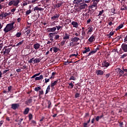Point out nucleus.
I'll list each match as a JSON object with an SVG mask.
<instances>
[{"label": "nucleus", "mask_w": 127, "mask_h": 127, "mask_svg": "<svg viewBox=\"0 0 127 127\" xmlns=\"http://www.w3.org/2000/svg\"><path fill=\"white\" fill-rule=\"evenodd\" d=\"M12 29H14V22L7 24L4 28L3 31L5 33H7V32L12 30Z\"/></svg>", "instance_id": "1"}, {"label": "nucleus", "mask_w": 127, "mask_h": 127, "mask_svg": "<svg viewBox=\"0 0 127 127\" xmlns=\"http://www.w3.org/2000/svg\"><path fill=\"white\" fill-rule=\"evenodd\" d=\"M11 50V48H9L8 46H4L3 47L0 53L1 54H3V55L7 56L9 54V52Z\"/></svg>", "instance_id": "2"}, {"label": "nucleus", "mask_w": 127, "mask_h": 127, "mask_svg": "<svg viewBox=\"0 0 127 127\" xmlns=\"http://www.w3.org/2000/svg\"><path fill=\"white\" fill-rule=\"evenodd\" d=\"M110 62L104 61L102 63L101 67L102 68H108V66H110Z\"/></svg>", "instance_id": "3"}, {"label": "nucleus", "mask_w": 127, "mask_h": 127, "mask_svg": "<svg viewBox=\"0 0 127 127\" xmlns=\"http://www.w3.org/2000/svg\"><path fill=\"white\" fill-rule=\"evenodd\" d=\"M47 31L48 32H55V31H56V27H53L52 28H48L47 29Z\"/></svg>", "instance_id": "4"}, {"label": "nucleus", "mask_w": 127, "mask_h": 127, "mask_svg": "<svg viewBox=\"0 0 127 127\" xmlns=\"http://www.w3.org/2000/svg\"><path fill=\"white\" fill-rule=\"evenodd\" d=\"M60 16V14H55L54 16L51 17L52 20H57L59 18Z\"/></svg>", "instance_id": "5"}, {"label": "nucleus", "mask_w": 127, "mask_h": 127, "mask_svg": "<svg viewBox=\"0 0 127 127\" xmlns=\"http://www.w3.org/2000/svg\"><path fill=\"white\" fill-rule=\"evenodd\" d=\"M18 108H19V104L16 103L11 104V109L13 110H16V109H18Z\"/></svg>", "instance_id": "6"}, {"label": "nucleus", "mask_w": 127, "mask_h": 127, "mask_svg": "<svg viewBox=\"0 0 127 127\" xmlns=\"http://www.w3.org/2000/svg\"><path fill=\"white\" fill-rule=\"evenodd\" d=\"M41 45L38 43H36L33 45V48H34L35 50H38L39 48H40Z\"/></svg>", "instance_id": "7"}, {"label": "nucleus", "mask_w": 127, "mask_h": 127, "mask_svg": "<svg viewBox=\"0 0 127 127\" xmlns=\"http://www.w3.org/2000/svg\"><path fill=\"white\" fill-rule=\"evenodd\" d=\"M13 5L14 6H16V7H18L19 5H18L19 4V2H20V0H13Z\"/></svg>", "instance_id": "8"}, {"label": "nucleus", "mask_w": 127, "mask_h": 127, "mask_svg": "<svg viewBox=\"0 0 127 127\" xmlns=\"http://www.w3.org/2000/svg\"><path fill=\"white\" fill-rule=\"evenodd\" d=\"M64 40H68V39H70V34L65 33L63 37Z\"/></svg>", "instance_id": "9"}, {"label": "nucleus", "mask_w": 127, "mask_h": 127, "mask_svg": "<svg viewBox=\"0 0 127 127\" xmlns=\"http://www.w3.org/2000/svg\"><path fill=\"white\" fill-rule=\"evenodd\" d=\"M80 40V38L77 37H74L72 38L71 39V41H73L74 43H78V41Z\"/></svg>", "instance_id": "10"}, {"label": "nucleus", "mask_w": 127, "mask_h": 127, "mask_svg": "<svg viewBox=\"0 0 127 127\" xmlns=\"http://www.w3.org/2000/svg\"><path fill=\"white\" fill-rule=\"evenodd\" d=\"M89 8H91V9H92V10L93 11H95V10L98 8V5L92 4L91 5L89 6Z\"/></svg>", "instance_id": "11"}, {"label": "nucleus", "mask_w": 127, "mask_h": 127, "mask_svg": "<svg viewBox=\"0 0 127 127\" xmlns=\"http://www.w3.org/2000/svg\"><path fill=\"white\" fill-rule=\"evenodd\" d=\"M118 72V74L120 76V77L123 76V75H124V73H125V72L124 71H123L121 68H117V69Z\"/></svg>", "instance_id": "12"}, {"label": "nucleus", "mask_w": 127, "mask_h": 127, "mask_svg": "<svg viewBox=\"0 0 127 127\" xmlns=\"http://www.w3.org/2000/svg\"><path fill=\"white\" fill-rule=\"evenodd\" d=\"M122 49L124 52H127V44H122Z\"/></svg>", "instance_id": "13"}, {"label": "nucleus", "mask_w": 127, "mask_h": 127, "mask_svg": "<svg viewBox=\"0 0 127 127\" xmlns=\"http://www.w3.org/2000/svg\"><path fill=\"white\" fill-rule=\"evenodd\" d=\"M96 74L97 76L102 75L104 74V71L102 70H97L96 71Z\"/></svg>", "instance_id": "14"}, {"label": "nucleus", "mask_w": 127, "mask_h": 127, "mask_svg": "<svg viewBox=\"0 0 127 127\" xmlns=\"http://www.w3.org/2000/svg\"><path fill=\"white\" fill-rule=\"evenodd\" d=\"M85 50L82 51L83 54H85L88 52H90L91 51V49H90L89 47H85L84 48Z\"/></svg>", "instance_id": "15"}, {"label": "nucleus", "mask_w": 127, "mask_h": 127, "mask_svg": "<svg viewBox=\"0 0 127 127\" xmlns=\"http://www.w3.org/2000/svg\"><path fill=\"white\" fill-rule=\"evenodd\" d=\"M88 31L87 32V34H91L93 31H94V28L93 27H89L88 28Z\"/></svg>", "instance_id": "16"}, {"label": "nucleus", "mask_w": 127, "mask_h": 127, "mask_svg": "<svg viewBox=\"0 0 127 127\" xmlns=\"http://www.w3.org/2000/svg\"><path fill=\"white\" fill-rule=\"evenodd\" d=\"M80 44V43H74L73 41H71L69 43V46L70 47H73V46H75V45H79Z\"/></svg>", "instance_id": "17"}, {"label": "nucleus", "mask_w": 127, "mask_h": 127, "mask_svg": "<svg viewBox=\"0 0 127 127\" xmlns=\"http://www.w3.org/2000/svg\"><path fill=\"white\" fill-rule=\"evenodd\" d=\"M71 24L73 25V27H75V28H78V26H79V24L77 22L72 21Z\"/></svg>", "instance_id": "18"}, {"label": "nucleus", "mask_w": 127, "mask_h": 127, "mask_svg": "<svg viewBox=\"0 0 127 127\" xmlns=\"http://www.w3.org/2000/svg\"><path fill=\"white\" fill-rule=\"evenodd\" d=\"M88 41L89 42H93V41H95V36L94 35H92L89 39Z\"/></svg>", "instance_id": "19"}, {"label": "nucleus", "mask_w": 127, "mask_h": 127, "mask_svg": "<svg viewBox=\"0 0 127 127\" xmlns=\"http://www.w3.org/2000/svg\"><path fill=\"white\" fill-rule=\"evenodd\" d=\"M43 79V75H40L39 76L36 77L35 78V81H39Z\"/></svg>", "instance_id": "20"}, {"label": "nucleus", "mask_w": 127, "mask_h": 127, "mask_svg": "<svg viewBox=\"0 0 127 127\" xmlns=\"http://www.w3.org/2000/svg\"><path fill=\"white\" fill-rule=\"evenodd\" d=\"M87 6H88V5H87V4L86 3H84L80 5L79 6V8L80 9H83L84 8H86V7H87Z\"/></svg>", "instance_id": "21"}, {"label": "nucleus", "mask_w": 127, "mask_h": 127, "mask_svg": "<svg viewBox=\"0 0 127 127\" xmlns=\"http://www.w3.org/2000/svg\"><path fill=\"white\" fill-rule=\"evenodd\" d=\"M55 33H50L48 35L49 38H54Z\"/></svg>", "instance_id": "22"}, {"label": "nucleus", "mask_w": 127, "mask_h": 127, "mask_svg": "<svg viewBox=\"0 0 127 127\" xmlns=\"http://www.w3.org/2000/svg\"><path fill=\"white\" fill-rule=\"evenodd\" d=\"M43 9H43L42 7H39L38 6H36V7H35L34 8V11H35V10L41 11V10H43Z\"/></svg>", "instance_id": "23"}, {"label": "nucleus", "mask_w": 127, "mask_h": 127, "mask_svg": "<svg viewBox=\"0 0 127 127\" xmlns=\"http://www.w3.org/2000/svg\"><path fill=\"white\" fill-rule=\"evenodd\" d=\"M100 1V0H92V2H93V5H98V3H99V2Z\"/></svg>", "instance_id": "24"}, {"label": "nucleus", "mask_w": 127, "mask_h": 127, "mask_svg": "<svg viewBox=\"0 0 127 127\" xmlns=\"http://www.w3.org/2000/svg\"><path fill=\"white\" fill-rule=\"evenodd\" d=\"M57 83H58V80L55 81L54 82L51 83V87L53 88L54 86H56V85H57Z\"/></svg>", "instance_id": "25"}, {"label": "nucleus", "mask_w": 127, "mask_h": 127, "mask_svg": "<svg viewBox=\"0 0 127 127\" xmlns=\"http://www.w3.org/2000/svg\"><path fill=\"white\" fill-rule=\"evenodd\" d=\"M5 17L4 12H2L1 14H0V19H3V18H5Z\"/></svg>", "instance_id": "26"}, {"label": "nucleus", "mask_w": 127, "mask_h": 127, "mask_svg": "<svg viewBox=\"0 0 127 127\" xmlns=\"http://www.w3.org/2000/svg\"><path fill=\"white\" fill-rule=\"evenodd\" d=\"M123 27H124V24L122 23L118 27H117V28H116V30H120V29L123 28Z\"/></svg>", "instance_id": "27"}, {"label": "nucleus", "mask_w": 127, "mask_h": 127, "mask_svg": "<svg viewBox=\"0 0 127 127\" xmlns=\"http://www.w3.org/2000/svg\"><path fill=\"white\" fill-rule=\"evenodd\" d=\"M53 51L55 53H57V52H59L60 50L59 48H58L57 47H54V48H53Z\"/></svg>", "instance_id": "28"}, {"label": "nucleus", "mask_w": 127, "mask_h": 127, "mask_svg": "<svg viewBox=\"0 0 127 127\" xmlns=\"http://www.w3.org/2000/svg\"><path fill=\"white\" fill-rule=\"evenodd\" d=\"M103 117H104V115H103V114L100 116H97L95 120L97 122H99V120L102 119V118H103Z\"/></svg>", "instance_id": "29"}, {"label": "nucleus", "mask_w": 127, "mask_h": 127, "mask_svg": "<svg viewBox=\"0 0 127 127\" xmlns=\"http://www.w3.org/2000/svg\"><path fill=\"white\" fill-rule=\"evenodd\" d=\"M29 112V108H26L24 111V115H27Z\"/></svg>", "instance_id": "30"}, {"label": "nucleus", "mask_w": 127, "mask_h": 127, "mask_svg": "<svg viewBox=\"0 0 127 127\" xmlns=\"http://www.w3.org/2000/svg\"><path fill=\"white\" fill-rule=\"evenodd\" d=\"M41 60V59H35L33 61V62H34V63H39V62H40Z\"/></svg>", "instance_id": "31"}, {"label": "nucleus", "mask_w": 127, "mask_h": 127, "mask_svg": "<svg viewBox=\"0 0 127 127\" xmlns=\"http://www.w3.org/2000/svg\"><path fill=\"white\" fill-rule=\"evenodd\" d=\"M96 53V51H92L90 53H89L88 56H91V55H93V54H95Z\"/></svg>", "instance_id": "32"}, {"label": "nucleus", "mask_w": 127, "mask_h": 127, "mask_svg": "<svg viewBox=\"0 0 127 127\" xmlns=\"http://www.w3.org/2000/svg\"><path fill=\"white\" fill-rule=\"evenodd\" d=\"M59 38H60V36L59 35H55L54 39H55V40H58Z\"/></svg>", "instance_id": "33"}, {"label": "nucleus", "mask_w": 127, "mask_h": 127, "mask_svg": "<svg viewBox=\"0 0 127 127\" xmlns=\"http://www.w3.org/2000/svg\"><path fill=\"white\" fill-rule=\"evenodd\" d=\"M65 24H69L71 22V19H66L65 20Z\"/></svg>", "instance_id": "34"}, {"label": "nucleus", "mask_w": 127, "mask_h": 127, "mask_svg": "<svg viewBox=\"0 0 127 127\" xmlns=\"http://www.w3.org/2000/svg\"><path fill=\"white\" fill-rule=\"evenodd\" d=\"M5 14V16L6 17L7 16H8L9 15H10L11 14V13L10 12H4Z\"/></svg>", "instance_id": "35"}, {"label": "nucleus", "mask_w": 127, "mask_h": 127, "mask_svg": "<svg viewBox=\"0 0 127 127\" xmlns=\"http://www.w3.org/2000/svg\"><path fill=\"white\" fill-rule=\"evenodd\" d=\"M50 91V85H48L47 90L46 91V94H48V92Z\"/></svg>", "instance_id": "36"}, {"label": "nucleus", "mask_w": 127, "mask_h": 127, "mask_svg": "<svg viewBox=\"0 0 127 127\" xmlns=\"http://www.w3.org/2000/svg\"><path fill=\"white\" fill-rule=\"evenodd\" d=\"M114 34H115V32H114V31L110 32V33H109V37H111V36H113V35H114Z\"/></svg>", "instance_id": "37"}, {"label": "nucleus", "mask_w": 127, "mask_h": 127, "mask_svg": "<svg viewBox=\"0 0 127 127\" xmlns=\"http://www.w3.org/2000/svg\"><path fill=\"white\" fill-rule=\"evenodd\" d=\"M13 2H14L13 0L9 1L8 4L9 6H11V5H12V4L13 5Z\"/></svg>", "instance_id": "38"}, {"label": "nucleus", "mask_w": 127, "mask_h": 127, "mask_svg": "<svg viewBox=\"0 0 127 127\" xmlns=\"http://www.w3.org/2000/svg\"><path fill=\"white\" fill-rule=\"evenodd\" d=\"M74 56L75 57H77L78 56V52H76V54H71L69 56V57H72Z\"/></svg>", "instance_id": "39"}, {"label": "nucleus", "mask_w": 127, "mask_h": 127, "mask_svg": "<svg viewBox=\"0 0 127 127\" xmlns=\"http://www.w3.org/2000/svg\"><path fill=\"white\" fill-rule=\"evenodd\" d=\"M21 32H17L16 35L15 36L16 37H19L20 36H21Z\"/></svg>", "instance_id": "40"}, {"label": "nucleus", "mask_w": 127, "mask_h": 127, "mask_svg": "<svg viewBox=\"0 0 127 127\" xmlns=\"http://www.w3.org/2000/svg\"><path fill=\"white\" fill-rule=\"evenodd\" d=\"M55 27L56 29H57V30L58 31V30H60L61 28H62V27H63L59 25V26H56Z\"/></svg>", "instance_id": "41"}, {"label": "nucleus", "mask_w": 127, "mask_h": 127, "mask_svg": "<svg viewBox=\"0 0 127 127\" xmlns=\"http://www.w3.org/2000/svg\"><path fill=\"white\" fill-rule=\"evenodd\" d=\"M30 13H31V10L29 9L26 11V15H28Z\"/></svg>", "instance_id": "42"}, {"label": "nucleus", "mask_w": 127, "mask_h": 127, "mask_svg": "<svg viewBox=\"0 0 127 127\" xmlns=\"http://www.w3.org/2000/svg\"><path fill=\"white\" fill-rule=\"evenodd\" d=\"M41 89V87H40V86H38L37 87L35 88L34 90L37 92L39 91V90H40Z\"/></svg>", "instance_id": "43"}, {"label": "nucleus", "mask_w": 127, "mask_h": 127, "mask_svg": "<svg viewBox=\"0 0 127 127\" xmlns=\"http://www.w3.org/2000/svg\"><path fill=\"white\" fill-rule=\"evenodd\" d=\"M68 85H69V86H70V87H69L70 89H73V87H74V85H73V83H72V82L69 83L68 84Z\"/></svg>", "instance_id": "44"}, {"label": "nucleus", "mask_w": 127, "mask_h": 127, "mask_svg": "<svg viewBox=\"0 0 127 127\" xmlns=\"http://www.w3.org/2000/svg\"><path fill=\"white\" fill-rule=\"evenodd\" d=\"M23 40H22L21 41L19 42L17 45L16 46H19V45H21L23 43Z\"/></svg>", "instance_id": "45"}, {"label": "nucleus", "mask_w": 127, "mask_h": 127, "mask_svg": "<svg viewBox=\"0 0 127 127\" xmlns=\"http://www.w3.org/2000/svg\"><path fill=\"white\" fill-rule=\"evenodd\" d=\"M3 48V43L0 44V51Z\"/></svg>", "instance_id": "46"}, {"label": "nucleus", "mask_w": 127, "mask_h": 127, "mask_svg": "<svg viewBox=\"0 0 127 127\" xmlns=\"http://www.w3.org/2000/svg\"><path fill=\"white\" fill-rule=\"evenodd\" d=\"M81 35L83 36H85L86 35V31H81Z\"/></svg>", "instance_id": "47"}, {"label": "nucleus", "mask_w": 127, "mask_h": 127, "mask_svg": "<svg viewBox=\"0 0 127 127\" xmlns=\"http://www.w3.org/2000/svg\"><path fill=\"white\" fill-rule=\"evenodd\" d=\"M69 64V61H67L65 62H64V65H68Z\"/></svg>", "instance_id": "48"}, {"label": "nucleus", "mask_w": 127, "mask_h": 127, "mask_svg": "<svg viewBox=\"0 0 127 127\" xmlns=\"http://www.w3.org/2000/svg\"><path fill=\"white\" fill-rule=\"evenodd\" d=\"M27 103L28 104H30L31 103H32V99H28L27 101Z\"/></svg>", "instance_id": "49"}, {"label": "nucleus", "mask_w": 127, "mask_h": 127, "mask_svg": "<svg viewBox=\"0 0 127 127\" xmlns=\"http://www.w3.org/2000/svg\"><path fill=\"white\" fill-rule=\"evenodd\" d=\"M103 13H104V10H102V11H100L99 13L98 14V16H100V15L103 14Z\"/></svg>", "instance_id": "50"}, {"label": "nucleus", "mask_w": 127, "mask_h": 127, "mask_svg": "<svg viewBox=\"0 0 127 127\" xmlns=\"http://www.w3.org/2000/svg\"><path fill=\"white\" fill-rule=\"evenodd\" d=\"M69 80H73V81H75L76 80V78L74 77V76H72L70 77Z\"/></svg>", "instance_id": "51"}, {"label": "nucleus", "mask_w": 127, "mask_h": 127, "mask_svg": "<svg viewBox=\"0 0 127 127\" xmlns=\"http://www.w3.org/2000/svg\"><path fill=\"white\" fill-rule=\"evenodd\" d=\"M80 97V94L79 93H76L75 94V98H79Z\"/></svg>", "instance_id": "52"}, {"label": "nucleus", "mask_w": 127, "mask_h": 127, "mask_svg": "<svg viewBox=\"0 0 127 127\" xmlns=\"http://www.w3.org/2000/svg\"><path fill=\"white\" fill-rule=\"evenodd\" d=\"M50 81V79L49 78H45V83H48Z\"/></svg>", "instance_id": "53"}, {"label": "nucleus", "mask_w": 127, "mask_h": 127, "mask_svg": "<svg viewBox=\"0 0 127 127\" xmlns=\"http://www.w3.org/2000/svg\"><path fill=\"white\" fill-rule=\"evenodd\" d=\"M11 88H12V86H11L8 87V92H10V91H11Z\"/></svg>", "instance_id": "54"}, {"label": "nucleus", "mask_w": 127, "mask_h": 127, "mask_svg": "<svg viewBox=\"0 0 127 127\" xmlns=\"http://www.w3.org/2000/svg\"><path fill=\"white\" fill-rule=\"evenodd\" d=\"M48 109H50V107H51V102H48Z\"/></svg>", "instance_id": "55"}, {"label": "nucleus", "mask_w": 127, "mask_h": 127, "mask_svg": "<svg viewBox=\"0 0 127 127\" xmlns=\"http://www.w3.org/2000/svg\"><path fill=\"white\" fill-rule=\"evenodd\" d=\"M127 54H125L123 55H122L121 57V58L123 59V58H125V57H127Z\"/></svg>", "instance_id": "56"}, {"label": "nucleus", "mask_w": 127, "mask_h": 127, "mask_svg": "<svg viewBox=\"0 0 127 127\" xmlns=\"http://www.w3.org/2000/svg\"><path fill=\"white\" fill-rule=\"evenodd\" d=\"M30 31H31V30H27L26 31V33L27 35H28V34H29V33H30Z\"/></svg>", "instance_id": "57"}, {"label": "nucleus", "mask_w": 127, "mask_h": 127, "mask_svg": "<svg viewBox=\"0 0 127 127\" xmlns=\"http://www.w3.org/2000/svg\"><path fill=\"white\" fill-rule=\"evenodd\" d=\"M33 59H34V58H32V59H31L28 61V63H32V62H33Z\"/></svg>", "instance_id": "58"}, {"label": "nucleus", "mask_w": 127, "mask_h": 127, "mask_svg": "<svg viewBox=\"0 0 127 127\" xmlns=\"http://www.w3.org/2000/svg\"><path fill=\"white\" fill-rule=\"evenodd\" d=\"M84 2H85V3H89L90 2L91 0H83Z\"/></svg>", "instance_id": "59"}, {"label": "nucleus", "mask_w": 127, "mask_h": 127, "mask_svg": "<svg viewBox=\"0 0 127 127\" xmlns=\"http://www.w3.org/2000/svg\"><path fill=\"white\" fill-rule=\"evenodd\" d=\"M120 127H124V123L121 122L120 123Z\"/></svg>", "instance_id": "60"}, {"label": "nucleus", "mask_w": 127, "mask_h": 127, "mask_svg": "<svg viewBox=\"0 0 127 127\" xmlns=\"http://www.w3.org/2000/svg\"><path fill=\"white\" fill-rule=\"evenodd\" d=\"M62 5V3H58V4L56 5L57 7H60Z\"/></svg>", "instance_id": "61"}, {"label": "nucleus", "mask_w": 127, "mask_h": 127, "mask_svg": "<svg viewBox=\"0 0 127 127\" xmlns=\"http://www.w3.org/2000/svg\"><path fill=\"white\" fill-rule=\"evenodd\" d=\"M29 119L30 120H31V119H32V114L29 115Z\"/></svg>", "instance_id": "62"}, {"label": "nucleus", "mask_w": 127, "mask_h": 127, "mask_svg": "<svg viewBox=\"0 0 127 127\" xmlns=\"http://www.w3.org/2000/svg\"><path fill=\"white\" fill-rule=\"evenodd\" d=\"M73 35H75V36H79L80 34H78V33H74Z\"/></svg>", "instance_id": "63"}, {"label": "nucleus", "mask_w": 127, "mask_h": 127, "mask_svg": "<svg viewBox=\"0 0 127 127\" xmlns=\"http://www.w3.org/2000/svg\"><path fill=\"white\" fill-rule=\"evenodd\" d=\"M44 92H43V90H41L39 91V95H43Z\"/></svg>", "instance_id": "64"}]
</instances>
